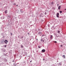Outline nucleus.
I'll use <instances>...</instances> for the list:
<instances>
[{
    "mask_svg": "<svg viewBox=\"0 0 66 66\" xmlns=\"http://www.w3.org/2000/svg\"><path fill=\"white\" fill-rule=\"evenodd\" d=\"M5 13H7V10H5Z\"/></svg>",
    "mask_w": 66,
    "mask_h": 66,
    "instance_id": "nucleus-7",
    "label": "nucleus"
},
{
    "mask_svg": "<svg viewBox=\"0 0 66 66\" xmlns=\"http://www.w3.org/2000/svg\"><path fill=\"white\" fill-rule=\"evenodd\" d=\"M36 40H38V39H36Z\"/></svg>",
    "mask_w": 66,
    "mask_h": 66,
    "instance_id": "nucleus-26",
    "label": "nucleus"
},
{
    "mask_svg": "<svg viewBox=\"0 0 66 66\" xmlns=\"http://www.w3.org/2000/svg\"><path fill=\"white\" fill-rule=\"evenodd\" d=\"M43 61H44L45 60V59H43Z\"/></svg>",
    "mask_w": 66,
    "mask_h": 66,
    "instance_id": "nucleus-22",
    "label": "nucleus"
},
{
    "mask_svg": "<svg viewBox=\"0 0 66 66\" xmlns=\"http://www.w3.org/2000/svg\"><path fill=\"white\" fill-rule=\"evenodd\" d=\"M16 6H18V5H17Z\"/></svg>",
    "mask_w": 66,
    "mask_h": 66,
    "instance_id": "nucleus-27",
    "label": "nucleus"
},
{
    "mask_svg": "<svg viewBox=\"0 0 66 66\" xmlns=\"http://www.w3.org/2000/svg\"><path fill=\"white\" fill-rule=\"evenodd\" d=\"M38 48H40L41 46H38Z\"/></svg>",
    "mask_w": 66,
    "mask_h": 66,
    "instance_id": "nucleus-9",
    "label": "nucleus"
},
{
    "mask_svg": "<svg viewBox=\"0 0 66 66\" xmlns=\"http://www.w3.org/2000/svg\"><path fill=\"white\" fill-rule=\"evenodd\" d=\"M60 65H61V64L60 63Z\"/></svg>",
    "mask_w": 66,
    "mask_h": 66,
    "instance_id": "nucleus-28",
    "label": "nucleus"
},
{
    "mask_svg": "<svg viewBox=\"0 0 66 66\" xmlns=\"http://www.w3.org/2000/svg\"><path fill=\"white\" fill-rule=\"evenodd\" d=\"M11 35H13V34H12V33H11Z\"/></svg>",
    "mask_w": 66,
    "mask_h": 66,
    "instance_id": "nucleus-18",
    "label": "nucleus"
},
{
    "mask_svg": "<svg viewBox=\"0 0 66 66\" xmlns=\"http://www.w3.org/2000/svg\"><path fill=\"white\" fill-rule=\"evenodd\" d=\"M54 42H55V43H57V42H56V41H54Z\"/></svg>",
    "mask_w": 66,
    "mask_h": 66,
    "instance_id": "nucleus-16",
    "label": "nucleus"
},
{
    "mask_svg": "<svg viewBox=\"0 0 66 66\" xmlns=\"http://www.w3.org/2000/svg\"><path fill=\"white\" fill-rule=\"evenodd\" d=\"M28 34L29 35V33H28Z\"/></svg>",
    "mask_w": 66,
    "mask_h": 66,
    "instance_id": "nucleus-25",
    "label": "nucleus"
},
{
    "mask_svg": "<svg viewBox=\"0 0 66 66\" xmlns=\"http://www.w3.org/2000/svg\"><path fill=\"white\" fill-rule=\"evenodd\" d=\"M61 6H59L58 7V9L59 10H60V9L61 8Z\"/></svg>",
    "mask_w": 66,
    "mask_h": 66,
    "instance_id": "nucleus-4",
    "label": "nucleus"
},
{
    "mask_svg": "<svg viewBox=\"0 0 66 66\" xmlns=\"http://www.w3.org/2000/svg\"><path fill=\"white\" fill-rule=\"evenodd\" d=\"M4 43H5V44H7V43H8V41L6 40H5L4 41Z\"/></svg>",
    "mask_w": 66,
    "mask_h": 66,
    "instance_id": "nucleus-2",
    "label": "nucleus"
},
{
    "mask_svg": "<svg viewBox=\"0 0 66 66\" xmlns=\"http://www.w3.org/2000/svg\"><path fill=\"white\" fill-rule=\"evenodd\" d=\"M46 51V50L45 49H43L42 50V52H45Z\"/></svg>",
    "mask_w": 66,
    "mask_h": 66,
    "instance_id": "nucleus-3",
    "label": "nucleus"
},
{
    "mask_svg": "<svg viewBox=\"0 0 66 66\" xmlns=\"http://www.w3.org/2000/svg\"><path fill=\"white\" fill-rule=\"evenodd\" d=\"M51 4L52 5H53V4H54V2H52Z\"/></svg>",
    "mask_w": 66,
    "mask_h": 66,
    "instance_id": "nucleus-8",
    "label": "nucleus"
},
{
    "mask_svg": "<svg viewBox=\"0 0 66 66\" xmlns=\"http://www.w3.org/2000/svg\"><path fill=\"white\" fill-rule=\"evenodd\" d=\"M4 46L5 48V47H6V45H4Z\"/></svg>",
    "mask_w": 66,
    "mask_h": 66,
    "instance_id": "nucleus-11",
    "label": "nucleus"
},
{
    "mask_svg": "<svg viewBox=\"0 0 66 66\" xmlns=\"http://www.w3.org/2000/svg\"><path fill=\"white\" fill-rule=\"evenodd\" d=\"M45 42V41L44 40H43V42Z\"/></svg>",
    "mask_w": 66,
    "mask_h": 66,
    "instance_id": "nucleus-21",
    "label": "nucleus"
},
{
    "mask_svg": "<svg viewBox=\"0 0 66 66\" xmlns=\"http://www.w3.org/2000/svg\"><path fill=\"white\" fill-rule=\"evenodd\" d=\"M39 34H42V33L40 32H39Z\"/></svg>",
    "mask_w": 66,
    "mask_h": 66,
    "instance_id": "nucleus-13",
    "label": "nucleus"
},
{
    "mask_svg": "<svg viewBox=\"0 0 66 66\" xmlns=\"http://www.w3.org/2000/svg\"><path fill=\"white\" fill-rule=\"evenodd\" d=\"M59 13H57L56 14V17H57L59 18Z\"/></svg>",
    "mask_w": 66,
    "mask_h": 66,
    "instance_id": "nucleus-1",
    "label": "nucleus"
},
{
    "mask_svg": "<svg viewBox=\"0 0 66 66\" xmlns=\"http://www.w3.org/2000/svg\"><path fill=\"white\" fill-rule=\"evenodd\" d=\"M45 15H46L47 14V13L46 12H45Z\"/></svg>",
    "mask_w": 66,
    "mask_h": 66,
    "instance_id": "nucleus-14",
    "label": "nucleus"
},
{
    "mask_svg": "<svg viewBox=\"0 0 66 66\" xmlns=\"http://www.w3.org/2000/svg\"><path fill=\"white\" fill-rule=\"evenodd\" d=\"M14 4L15 5H16V4Z\"/></svg>",
    "mask_w": 66,
    "mask_h": 66,
    "instance_id": "nucleus-23",
    "label": "nucleus"
},
{
    "mask_svg": "<svg viewBox=\"0 0 66 66\" xmlns=\"http://www.w3.org/2000/svg\"><path fill=\"white\" fill-rule=\"evenodd\" d=\"M65 56L64 55H63L62 56V57H63L64 59H65Z\"/></svg>",
    "mask_w": 66,
    "mask_h": 66,
    "instance_id": "nucleus-6",
    "label": "nucleus"
},
{
    "mask_svg": "<svg viewBox=\"0 0 66 66\" xmlns=\"http://www.w3.org/2000/svg\"><path fill=\"white\" fill-rule=\"evenodd\" d=\"M60 46H61V47H62L63 46V45H61Z\"/></svg>",
    "mask_w": 66,
    "mask_h": 66,
    "instance_id": "nucleus-17",
    "label": "nucleus"
},
{
    "mask_svg": "<svg viewBox=\"0 0 66 66\" xmlns=\"http://www.w3.org/2000/svg\"><path fill=\"white\" fill-rule=\"evenodd\" d=\"M21 48H23V46L22 45L21 46Z\"/></svg>",
    "mask_w": 66,
    "mask_h": 66,
    "instance_id": "nucleus-15",
    "label": "nucleus"
},
{
    "mask_svg": "<svg viewBox=\"0 0 66 66\" xmlns=\"http://www.w3.org/2000/svg\"><path fill=\"white\" fill-rule=\"evenodd\" d=\"M58 33H60V31H59L57 32Z\"/></svg>",
    "mask_w": 66,
    "mask_h": 66,
    "instance_id": "nucleus-12",
    "label": "nucleus"
},
{
    "mask_svg": "<svg viewBox=\"0 0 66 66\" xmlns=\"http://www.w3.org/2000/svg\"><path fill=\"white\" fill-rule=\"evenodd\" d=\"M57 6H59V4H57Z\"/></svg>",
    "mask_w": 66,
    "mask_h": 66,
    "instance_id": "nucleus-24",
    "label": "nucleus"
},
{
    "mask_svg": "<svg viewBox=\"0 0 66 66\" xmlns=\"http://www.w3.org/2000/svg\"><path fill=\"white\" fill-rule=\"evenodd\" d=\"M30 63H31V62H32V61H30Z\"/></svg>",
    "mask_w": 66,
    "mask_h": 66,
    "instance_id": "nucleus-20",
    "label": "nucleus"
},
{
    "mask_svg": "<svg viewBox=\"0 0 66 66\" xmlns=\"http://www.w3.org/2000/svg\"><path fill=\"white\" fill-rule=\"evenodd\" d=\"M60 13H62V11H60Z\"/></svg>",
    "mask_w": 66,
    "mask_h": 66,
    "instance_id": "nucleus-10",
    "label": "nucleus"
},
{
    "mask_svg": "<svg viewBox=\"0 0 66 66\" xmlns=\"http://www.w3.org/2000/svg\"><path fill=\"white\" fill-rule=\"evenodd\" d=\"M41 41H43V39H41Z\"/></svg>",
    "mask_w": 66,
    "mask_h": 66,
    "instance_id": "nucleus-19",
    "label": "nucleus"
},
{
    "mask_svg": "<svg viewBox=\"0 0 66 66\" xmlns=\"http://www.w3.org/2000/svg\"><path fill=\"white\" fill-rule=\"evenodd\" d=\"M52 36H53L52 35H51V36H50V38L51 39H52Z\"/></svg>",
    "mask_w": 66,
    "mask_h": 66,
    "instance_id": "nucleus-5",
    "label": "nucleus"
}]
</instances>
